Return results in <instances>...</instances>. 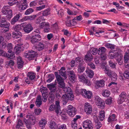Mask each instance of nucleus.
<instances>
[{"mask_svg": "<svg viewBox=\"0 0 129 129\" xmlns=\"http://www.w3.org/2000/svg\"><path fill=\"white\" fill-rule=\"evenodd\" d=\"M24 24V23L16 25L13 26V28L15 31H19V30L23 29Z\"/></svg>", "mask_w": 129, "mask_h": 129, "instance_id": "nucleus-20", "label": "nucleus"}, {"mask_svg": "<svg viewBox=\"0 0 129 129\" xmlns=\"http://www.w3.org/2000/svg\"><path fill=\"white\" fill-rule=\"evenodd\" d=\"M123 76L126 79H129V71H125L123 73Z\"/></svg>", "mask_w": 129, "mask_h": 129, "instance_id": "nucleus-55", "label": "nucleus"}, {"mask_svg": "<svg viewBox=\"0 0 129 129\" xmlns=\"http://www.w3.org/2000/svg\"><path fill=\"white\" fill-rule=\"evenodd\" d=\"M47 86L50 90L49 93H51L52 94H53L54 95L55 92H59L61 91L60 89L56 87V84H50L47 85Z\"/></svg>", "mask_w": 129, "mask_h": 129, "instance_id": "nucleus-8", "label": "nucleus"}, {"mask_svg": "<svg viewBox=\"0 0 129 129\" xmlns=\"http://www.w3.org/2000/svg\"><path fill=\"white\" fill-rule=\"evenodd\" d=\"M58 129H67V126L65 124L60 125L58 127Z\"/></svg>", "mask_w": 129, "mask_h": 129, "instance_id": "nucleus-64", "label": "nucleus"}, {"mask_svg": "<svg viewBox=\"0 0 129 129\" xmlns=\"http://www.w3.org/2000/svg\"><path fill=\"white\" fill-rule=\"evenodd\" d=\"M69 79L72 82L74 81L76 79V77L75 75H70L69 76Z\"/></svg>", "mask_w": 129, "mask_h": 129, "instance_id": "nucleus-61", "label": "nucleus"}, {"mask_svg": "<svg viewBox=\"0 0 129 129\" xmlns=\"http://www.w3.org/2000/svg\"><path fill=\"white\" fill-rule=\"evenodd\" d=\"M105 46L108 48H110L112 49H114L115 46L109 43H107L105 44Z\"/></svg>", "mask_w": 129, "mask_h": 129, "instance_id": "nucleus-49", "label": "nucleus"}, {"mask_svg": "<svg viewBox=\"0 0 129 129\" xmlns=\"http://www.w3.org/2000/svg\"><path fill=\"white\" fill-rule=\"evenodd\" d=\"M79 80L80 81L84 82L86 79L84 74L78 75Z\"/></svg>", "mask_w": 129, "mask_h": 129, "instance_id": "nucleus-46", "label": "nucleus"}, {"mask_svg": "<svg viewBox=\"0 0 129 129\" xmlns=\"http://www.w3.org/2000/svg\"><path fill=\"white\" fill-rule=\"evenodd\" d=\"M27 76L30 80H33L36 77V74L33 73L29 72L27 74Z\"/></svg>", "mask_w": 129, "mask_h": 129, "instance_id": "nucleus-28", "label": "nucleus"}, {"mask_svg": "<svg viewBox=\"0 0 129 129\" xmlns=\"http://www.w3.org/2000/svg\"><path fill=\"white\" fill-rule=\"evenodd\" d=\"M109 55L110 58L112 59L117 57L116 54H115L112 50H111L110 52L109 53Z\"/></svg>", "mask_w": 129, "mask_h": 129, "instance_id": "nucleus-39", "label": "nucleus"}, {"mask_svg": "<svg viewBox=\"0 0 129 129\" xmlns=\"http://www.w3.org/2000/svg\"><path fill=\"white\" fill-rule=\"evenodd\" d=\"M37 54V53L33 50H31L27 52H26L24 54V56L29 59L30 58L35 57Z\"/></svg>", "mask_w": 129, "mask_h": 129, "instance_id": "nucleus-12", "label": "nucleus"}, {"mask_svg": "<svg viewBox=\"0 0 129 129\" xmlns=\"http://www.w3.org/2000/svg\"><path fill=\"white\" fill-rule=\"evenodd\" d=\"M11 36V34L10 33H7L5 34L4 37L6 40H9L10 39Z\"/></svg>", "mask_w": 129, "mask_h": 129, "instance_id": "nucleus-63", "label": "nucleus"}, {"mask_svg": "<svg viewBox=\"0 0 129 129\" xmlns=\"http://www.w3.org/2000/svg\"><path fill=\"white\" fill-rule=\"evenodd\" d=\"M57 12V14L59 17H62L64 15L63 10L61 9H60L58 11L56 9Z\"/></svg>", "mask_w": 129, "mask_h": 129, "instance_id": "nucleus-41", "label": "nucleus"}, {"mask_svg": "<svg viewBox=\"0 0 129 129\" xmlns=\"http://www.w3.org/2000/svg\"><path fill=\"white\" fill-rule=\"evenodd\" d=\"M48 22H42L40 24L39 27L41 28H45L46 26H48L49 25Z\"/></svg>", "mask_w": 129, "mask_h": 129, "instance_id": "nucleus-43", "label": "nucleus"}, {"mask_svg": "<svg viewBox=\"0 0 129 129\" xmlns=\"http://www.w3.org/2000/svg\"><path fill=\"white\" fill-rule=\"evenodd\" d=\"M85 68V64L83 62L79 64L78 69V72L80 73L84 71Z\"/></svg>", "mask_w": 129, "mask_h": 129, "instance_id": "nucleus-19", "label": "nucleus"}, {"mask_svg": "<svg viewBox=\"0 0 129 129\" xmlns=\"http://www.w3.org/2000/svg\"><path fill=\"white\" fill-rule=\"evenodd\" d=\"M85 72L86 73L87 75L90 78L93 77L94 73L93 72L92 70L89 69L87 68Z\"/></svg>", "mask_w": 129, "mask_h": 129, "instance_id": "nucleus-25", "label": "nucleus"}, {"mask_svg": "<svg viewBox=\"0 0 129 129\" xmlns=\"http://www.w3.org/2000/svg\"><path fill=\"white\" fill-rule=\"evenodd\" d=\"M27 7V5L26 4H22L20 5L19 8L20 10H24Z\"/></svg>", "mask_w": 129, "mask_h": 129, "instance_id": "nucleus-54", "label": "nucleus"}, {"mask_svg": "<svg viewBox=\"0 0 129 129\" xmlns=\"http://www.w3.org/2000/svg\"><path fill=\"white\" fill-rule=\"evenodd\" d=\"M78 91L80 94L86 98L90 99L92 95L91 92L89 91H87L85 89H81L78 90Z\"/></svg>", "mask_w": 129, "mask_h": 129, "instance_id": "nucleus-6", "label": "nucleus"}, {"mask_svg": "<svg viewBox=\"0 0 129 129\" xmlns=\"http://www.w3.org/2000/svg\"><path fill=\"white\" fill-rule=\"evenodd\" d=\"M76 24V22L75 21V19L72 20L68 19L66 22V25L68 26L72 27L75 26Z\"/></svg>", "mask_w": 129, "mask_h": 129, "instance_id": "nucleus-21", "label": "nucleus"}, {"mask_svg": "<svg viewBox=\"0 0 129 129\" xmlns=\"http://www.w3.org/2000/svg\"><path fill=\"white\" fill-rule=\"evenodd\" d=\"M21 40V39H20L17 40V42L18 43L16 45L14 48V50L17 54L19 53L21 51L23 50L24 47L22 46L23 44L21 42L20 43V42L21 41L20 40Z\"/></svg>", "mask_w": 129, "mask_h": 129, "instance_id": "nucleus-9", "label": "nucleus"}, {"mask_svg": "<svg viewBox=\"0 0 129 129\" xmlns=\"http://www.w3.org/2000/svg\"><path fill=\"white\" fill-rule=\"evenodd\" d=\"M104 72L105 74L110 77H111L112 74L113 73V71H111L108 68L105 70H104Z\"/></svg>", "mask_w": 129, "mask_h": 129, "instance_id": "nucleus-33", "label": "nucleus"}, {"mask_svg": "<svg viewBox=\"0 0 129 129\" xmlns=\"http://www.w3.org/2000/svg\"><path fill=\"white\" fill-rule=\"evenodd\" d=\"M50 10L48 8L44 11L43 12V16H45L48 15L50 14Z\"/></svg>", "mask_w": 129, "mask_h": 129, "instance_id": "nucleus-37", "label": "nucleus"}, {"mask_svg": "<svg viewBox=\"0 0 129 129\" xmlns=\"http://www.w3.org/2000/svg\"><path fill=\"white\" fill-rule=\"evenodd\" d=\"M109 65L112 68H114L115 67V64L111 61H110L109 62Z\"/></svg>", "mask_w": 129, "mask_h": 129, "instance_id": "nucleus-60", "label": "nucleus"}, {"mask_svg": "<svg viewBox=\"0 0 129 129\" xmlns=\"http://www.w3.org/2000/svg\"><path fill=\"white\" fill-rule=\"evenodd\" d=\"M55 105H51L49 106V110L52 111H55L57 114H59L61 112L60 106L59 105V102L57 101H55Z\"/></svg>", "mask_w": 129, "mask_h": 129, "instance_id": "nucleus-5", "label": "nucleus"}, {"mask_svg": "<svg viewBox=\"0 0 129 129\" xmlns=\"http://www.w3.org/2000/svg\"><path fill=\"white\" fill-rule=\"evenodd\" d=\"M124 62L125 63H127L128 62V61L129 60V53L126 52L125 53V55L124 57Z\"/></svg>", "mask_w": 129, "mask_h": 129, "instance_id": "nucleus-42", "label": "nucleus"}, {"mask_svg": "<svg viewBox=\"0 0 129 129\" xmlns=\"http://www.w3.org/2000/svg\"><path fill=\"white\" fill-rule=\"evenodd\" d=\"M2 12L4 15H6V17L8 20H10L12 16V11L9 9V7L4 6L3 7Z\"/></svg>", "mask_w": 129, "mask_h": 129, "instance_id": "nucleus-3", "label": "nucleus"}, {"mask_svg": "<svg viewBox=\"0 0 129 129\" xmlns=\"http://www.w3.org/2000/svg\"><path fill=\"white\" fill-rule=\"evenodd\" d=\"M66 94L68 98H69V100H73L74 96L72 92H71V93L67 94Z\"/></svg>", "mask_w": 129, "mask_h": 129, "instance_id": "nucleus-53", "label": "nucleus"}, {"mask_svg": "<svg viewBox=\"0 0 129 129\" xmlns=\"http://www.w3.org/2000/svg\"><path fill=\"white\" fill-rule=\"evenodd\" d=\"M111 79L113 81H115L117 79V76L116 74L113 72L111 75Z\"/></svg>", "mask_w": 129, "mask_h": 129, "instance_id": "nucleus-51", "label": "nucleus"}, {"mask_svg": "<svg viewBox=\"0 0 129 129\" xmlns=\"http://www.w3.org/2000/svg\"><path fill=\"white\" fill-rule=\"evenodd\" d=\"M62 103L63 105H65L67 103L68 100H69L66 94L63 95L62 97Z\"/></svg>", "mask_w": 129, "mask_h": 129, "instance_id": "nucleus-30", "label": "nucleus"}, {"mask_svg": "<svg viewBox=\"0 0 129 129\" xmlns=\"http://www.w3.org/2000/svg\"><path fill=\"white\" fill-rule=\"evenodd\" d=\"M98 51V49L97 48H93L91 50V52L93 55L96 54Z\"/></svg>", "mask_w": 129, "mask_h": 129, "instance_id": "nucleus-58", "label": "nucleus"}, {"mask_svg": "<svg viewBox=\"0 0 129 129\" xmlns=\"http://www.w3.org/2000/svg\"><path fill=\"white\" fill-rule=\"evenodd\" d=\"M94 120L95 122V127L97 129H99L102 126V124L99 121L96 117L94 118Z\"/></svg>", "mask_w": 129, "mask_h": 129, "instance_id": "nucleus-24", "label": "nucleus"}, {"mask_svg": "<svg viewBox=\"0 0 129 129\" xmlns=\"http://www.w3.org/2000/svg\"><path fill=\"white\" fill-rule=\"evenodd\" d=\"M68 114L71 117H73L76 113L77 109L71 105H69L67 110Z\"/></svg>", "mask_w": 129, "mask_h": 129, "instance_id": "nucleus-7", "label": "nucleus"}, {"mask_svg": "<svg viewBox=\"0 0 129 129\" xmlns=\"http://www.w3.org/2000/svg\"><path fill=\"white\" fill-rule=\"evenodd\" d=\"M56 123L53 121H51L50 122L49 124V127L51 129H55Z\"/></svg>", "mask_w": 129, "mask_h": 129, "instance_id": "nucleus-47", "label": "nucleus"}, {"mask_svg": "<svg viewBox=\"0 0 129 129\" xmlns=\"http://www.w3.org/2000/svg\"><path fill=\"white\" fill-rule=\"evenodd\" d=\"M105 112L104 111H101L99 112V118L101 121H103L105 119Z\"/></svg>", "mask_w": 129, "mask_h": 129, "instance_id": "nucleus-29", "label": "nucleus"}, {"mask_svg": "<svg viewBox=\"0 0 129 129\" xmlns=\"http://www.w3.org/2000/svg\"><path fill=\"white\" fill-rule=\"evenodd\" d=\"M105 81L103 80H101L100 81H96L95 85V86L96 89L99 88L103 87L105 85Z\"/></svg>", "mask_w": 129, "mask_h": 129, "instance_id": "nucleus-17", "label": "nucleus"}, {"mask_svg": "<svg viewBox=\"0 0 129 129\" xmlns=\"http://www.w3.org/2000/svg\"><path fill=\"white\" fill-rule=\"evenodd\" d=\"M49 97L48 98V100L50 103H52L54 100L55 95L53 94H52L51 93H49Z\"/></svg>", "mask_w": 129, "mask_h": 129, "instance_id": "nucleus-36", "label": "nucleus"}, {"mask_svg": "<svg viewBox=\"0 0 129 129\" xmlns=\"http://www.w3.org/2000/svg\"><path fill=\"white\" fill-rule=\"evenodd\" d=\"M62 31L64 32V34L68 36H70L71 34L68 31V30H65L64 29L62 30Z\"/></svg>", "mask_w": 129, "mask_h": 129, "instance_id": "nucleus-59", "label": "nucleus"}, {"mask_svg": "<svg viewBox=\"0 0 129 129\" xmlns=\"http://www.w3.org/2000/svg\"><path fill=\"white\" fill-rule=\"evenodd\" d=\"M120 97H119L117 101L118 104H122L123 102H126L127 98V94L126 93L123 92H122L120 95Z\"/></svg>", "mask_w": 129, "mask_h": 129, "instance_id": "nucleus-13", "label": "nucleus"}, {"mask_svg": "<svg viewBox=\"0 0 129 129\" xmlns=\"http://www.w3.org/2000/svg\"><path fill=\"white\" fill-rule=\"evenodd\" d=\"M95 103L96 104H99V103L101 101V100H102L101 99L99 96H96L95 97Z\"/></svg>", "mask_w": 129, "mask_h": 129, "instance_id": "nucleus-57", "label": "nucleus"}, {"mask_svg": "<svg viewBox=\"0 0 129 129\" xmlns=\"http://www.w3.org/2000/svg\"><path fill=\"white\" fill-rule=\"evenodd\" d=\"M7 49L8 50V52H11L13 51V48L11 43H9L7 45Z\"/></svg>", "mask_w": 129, "mask_h": 129, "instance_id": "nucleus-45", "label": "nucleus"}, {"mask_svg": "<svg viewBox=\"0 0 129 129\" xmlns=\"http://www.w3.org/2000/svg\"><path fill=\"white\" fill-rule=\"evenodd\" d=\"M110 94V92L107 90H105L102 93V95L105 97H108Z\"/></svg>", "mask_w": 129, "mask_h": 129, "instance_id": "nucleus-38", "label": "nucleus"}, {"mask_svg": "<svg viewBox=\"0 0 129 129\" xmlns=\"http://www.w3.org/2000/svg\"><path fill=\"white\" fill-rule=\"evenodd\" d=\"M18 123L16 126L17 128H19L20 127H22L23 125V123L21 120L20 119H18L17 120Z\"/></svg>", "mask_w": 129, "mask_h": 129, "instance_id": "nucleus-56", "label": "nucleus"}, {"mask_svg": "<svg viewBox=\"0 0 129 129\" xmlns=\"http://www.w3.org/2000/svg\"><path fill=\"white\" fill-rule=\"evenodd\" d=\"M113 51L117 56L116 57V61L119 65H122L123 63V61L122 60V58L123 57V55L121 53V50L117 48H116Z\"/></svg>", "mask_w": 129, "mask_h": 129, "instance_id": "nucleus-2", "label": "nucleus"}, {"mask_svg": "<svg viewBox=\"0 0 129 129\" xmlns=\"http://www.w3.org/2000/svg\"><path fill=\"white\" fill-rule=\"evenodd\" d=\"M42 99L40 95L38 96L36 101L35 104L38 107H40L42 104Z\"/></svg>", "mask_w": 129, "mask_h": 129, "instance_id": "nucleus-27", "label": "nucleus"}, {"mask_svg": "<svg viewBox=\"0 0 129 129\" xmlns=\"http://www.w3.org/2000/svg\"><path fill=\"white\" fill-rule=\"evenodd\" d=\"M85 112L87 114H90L92 112V108L90 104L86 103L84 105Z\"/></svg>", "mask_w": 129, "mask_h": 129, "instance_id": "nucleus-15", "label": "nucleus"}, {"mask_svg": "<svg viewBox=\"0 0 129 129\" xmlns=\"http://www.w3.org/2000/svg\"><path fill=\"white\" fill-rule=\"evenodd\" d=\"M10 25V23L7 22L0 24V26L1 27H4L5 28L8 29L9 28V26Z\"/></svg>", "mask_w": 129, "mask_h": 129, "instance_id": "nucleus-32", "label": "nucleus"}, {"mask_svg": "<svg viewBox=\"0 0 129 129\" xmlns=\"http://www.w3.org/2000/svg\"><path fill=\"white\" fill-rule=\"evenodd\" d=\"M116 116L115 114H110L109 115L107 120L108 122L112 123L115 122L116 120Z\"/></svg>", "mask_w": 129, "mask_h": 129, "instance_id": "nucleus-18", "label": "nucleus"}, {"mask_svg": "<svg viewBox=\"0 0 129 129\" xmlns=\"http://www.w3.org/2000/svg\"><path fill=\"white\" fill-rule=\"evenodd\" d=\"M59 71V75L57 72H55V74L58 84L59 85V87L63 89V91L67 94L72 92L69 87H65V84L64 82V80L66 79L67 77L65 68L63 67H62Z\"/></svg>", "mask_w": 129, "mask_h": 129, "instance_id": "nucleus-1", "label": "nucleus"}, {"mask_svg": "<svg viewBox=\"0 0 129 129\" xmlns=\"http://www.w3.org/2000/svg\"><path fill=\"white\" fill-rule=\"evenodd\" d=\"M24 121L27 128L29 129H31V126L34 125L35 124L36 119L35 117L31 116L27 119H24Z\"/></svg>", "mask_w": 129, "mask_h": 129, "instance_id": "nucleus-4", "label": "nucleus"}, {"mask_svg": "<svg viewBox=\"0 0 129 129\" xmlns=\"http://www.w3.org/2000/svg\"><path fill=\"white\" fill-rule=\"evenodd\" d=\"M23 29L25 33H28L32 30L33 28L30 24L28 23L26 25L24 23Z\"/></svg>", "mask_w": 129, "mask_h": 129, "instance_id": "nucleus-16", "label": "nucleus"}, {"mask_svg": "<svg viewBox=\"0 0 129 129\" xmlns=\"http://www.w3.org/2000/svg\"><path fill=\"white\" fill-rule=\"evenodd\" d=\"M88 65L92 69H94L95 68V66L93 63L91 62H89L87 63Z\"/></svg>", "mask_w": 129, "mask_h": 129, "instance_id": "nucleus-62", "label": "nucleus"}, {"mask_svg": "<svg viewBox=\"0 0 129 129\" xmlns=\"http://www.w3.org/2000/svg\"><path fill=\"white\" fill-rule=\"evenodd\" d=\"M93 59V57L91 53H88L86 55L85 59L86 61V63H88L92 61Z\"/></svg>", "mask_w": 129, "mask_h": 129, "instance_id": "nucleus-26", "label": "nucleus"}, {"mask_svg": "<svg viewBox=\"0 0 129 129\" xmlns=\"http://www.w3.org/2000/svg\"><path fill=\"white\" fill-rule=\"evenodd\" d=\"M71 127L74 129H77L78 127V126L76 122L74 121H72L71 123Z\"/></svg>", "mask_w": 129, "mask_h": 129, "instance_id": "nucleus-52", "label": "nucleus"}, {"mask_svg": "<svg viewBox=\"0 0 129 129\" xmlns=\"http://www.w3.org/2000/svg\"><path fill=\"white\" fill-rule=\"evenodd\" d=\"M44 48V44L42 43H40L38 44L37 47V48L38 51L42 50Z\"/></svg>", "mask_w": 129, "mask_h": 129, "instance_id": "nucleus-35", "label": "nucleus"}, {"mask_svg": "<svg viewBox=\"0 0 129 129\" xmlns=\"http://www.w3.org/2000/svg\"><path fill=\"white\" fill-rule=\"evenodd\" d=\"M45 20L43 16H39L36 20V23L37 24H40L42 21H43Z\"/></svg>", "mask_w": 129, "mask_h": 129, "instance_id": "nucleus-34", "label": "nucleus"}, {"mask_svg": "<svg viewBox=\"0 0 129 129\" xmlns=\"http://www.w3.org/2000/svg\"><path fill=\"white\" fill-rule=\"evenodd\" d=\"M48 76L49 79L47 80L46 81L48 83H50L54 79V76L52 74H49Z\"/></svg>", "mask_w": 129, "mask_h": 129, "instance_id": "nucleus-44", "label": "nucleus"}, {"mask_svg": "<svg viewBox=\"0 0 129 129\" xmlns=\"http://www.w3.org/2000/svg\"><path fill=\"white\" fill-rule=\"evenodd\" d=\"M9 53V54H8L6 53H5V56L10 59H12L15 57L14 54L13 53V51Z\"/></svg>", "mask_w": 129, "mask_h": 129, "instance_id": "nucleus-31", "label": "nucleus"}, {"mask_svg": "<svg viewBox=\"0 0 129 129\" xmlns=\"http://www.w3.org/2000/svg\"><path fill=\"white\" fill-rule=\"evenodd\" d=\"M41 40V36L38 34H36L32 36L31 38V42L33 44L38 42Z\"/></svg>", "mask_w": 129, "mask_h": 129, "instance_id": "nucleus-14", "label": "nucleus"}, {"mask_svg": "<svg viewBox=\"0 0 129 129\" xmlns=\"http://www.w3.org/2000/svg\"><path fill=\"white\" fill-rule=\"evenodd\" d=\"M106 51V49L105 47H101L98 49V52H99L98 53H100V52L101 51V55L104 54L105 53Z\"/></svg>", "mask_w": 129, "mask_h": 129, "instance_id": "nucleus-48", "label": "nucleus"}, {"mask_svg": "<svg viewBox=\"0 0 129 129\" xmlns=\"http://www.w3.org/2000/svg\"><path fill=\"white\" fill-rule=\"evenodd\" d=\"M12 37L15 39H17L20 37L22 36L21 33L20 31H13L12 33Z\"/></svg>", "mask_w": 129, "mask_h": 129, "instance_id": "nucleus-22", "label": "nucleus"}, {"mask_svg": "<svg viewBox=\"0 0 129 129\" xmlns=\"http://www.w3.org/2000/svg\"><path fill=\"white\" fill-rule=\"evenodd\" d=\"M47 122L46 120L45 119H41L39 122V126L42 128H45Z\"/></svg>", "mask_w": 129, "mask_h": 129, "instance_id": "nucleus-23", "label": "nucleus"}, {"mask_svg": "<svg viewBox=\"0 0 129 129\" xmlns=\"http://www.w3.org/2000/svg\"><path fill=\"white\" fill-rule=\"evenodd\" d=\"M83 127L84 129H93L92 124L89 120H86L83 122Z\"/></svg>", "mask_w": 129, "mask_h": 129, "instance_id": "nucleus-11", "label": "nucleus"}, {"mask_svg": "<svg viewBox=\"0 0 129 129\" xmlns=\"http://www.w3.org/2000/svg\"><path fill=\"white\" fill-rule=\"evenodd\" d=\"M99 105L96 104L99 108L103 109L105 108V104L103 101L101 100V101L99 103Z\"/></svg>", "mask_w": 129, "mask_h": 129, "instance_id": "nucleus-40", "label": "nucleus"}, {"mask_svg": "<svg viewBox=\"0 0 129 129\" xmlns=\"http://www.w3.org/2000/svg\"><path fill=\"white\" fill-rule=\"evenodd\" d=\"M40 90L42 93L43 96L42 100L44 102H46L47 101L48 96L47 88L45 87H43L42 88L40 89Z\"/></svg>", "mask_w": 129, "mask_h": 129, "instance_id": "nucleus-10", "label": "nucleus"}, {"mask_svg": "<svg viewBox=\"0 0 129 129\" xmlns=\"http://www.w3.org/2000/svg\"><path fill=\"white\" fill-rule=\"evenodd\" d=\"M34 11L33 9L31 8H29L25 12L24 14L25 15H27L31 13Z\"/></svg>", "mask_w": 129, "mask_h": 129, "instance_id": "nucleus-50", "label": "nucleus"}]
</instances>
